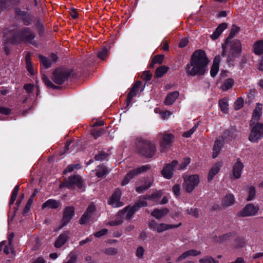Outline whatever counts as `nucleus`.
I'll use <instances>...</instances> for the list:
<instances>
[{"instance_id":"obj_1","label":"nucleus","mask_w":263,"mask_h":263,"mask_svg":"<svg viewBox=\"0 0 263 263\" xmlns=\"http://www.w3.org/2000/svg\"><path fill=\"white\" fill-rule=\"evenodd\" d=\"M209 62L208 58L204 51H195L191 57L190 62L185 67L187 75L192 77L203 75L208 70Z\"/></svg>"},{"instance_id":"obj_2","label":"nucleus","mask_w":263,"mask_h":263,"mask_svg":"<svg viewBox=\"0 0 263 263\" xmlns=\"http://www.w3.org/2000/svg\"><path fill=\"white\" fill-rule=\"evenodd\" d=\"M4 37L12 43L24 42L36 45L34 41L35 34L29 28H24L18 31L15 30L14 27L6 29L4 32Z\"/></svg>"},{"instance_id":"obj_3","label":"nucleus","mask_w":263,"mask_h":263,"mask_svg":"<svg viewBox=\"0 0 263 263\" xmlns=\"http://www.w3.org/2000/svg\"><path fill=\"white\" fill-rule=\"evenodd\" d=\"M223 57H227V61L230 62L235 58L240 57L242 51V45L238 40H234L229 42L227 39L222 45Z\"/></svg>"},{"instance_id":"obj_4","label":"nucleus","mask_w":263,"mask_h":263,"mask_svg":"<svg viewBox=\"0 0 263 263\" xmlns=\"http://www.w3.org/2000/svg\"><path fill=\"white\" fill-rule=\"evenodd\" d=\"M136 151L137 153L145 157L151 158L156 151V147L152 141L141 140L138 142Z\"/></svg>"},{"instance_id":"obj_5","label":"nucleus","mask_w":263,"mask_h":263,"mask_svg":"<svg viewBox=\"0 0 263 263\" xmlns=\"http://www.w3.org/2000/svg\"><path fill=\"white\" fill-rule=\"evenodd\" d=\"M137 211L134 208V206H127L124 208L122 210L118 212L117 217L114 221H110L108 224L111 226H118L121 224L123 221V215H125L126 219L132 218L134 213Z\"/></svg>"},{"instance_id":"obj_6","label":"nucleus","mask_w":263,"mask_h":263,"mask_svg":"<svg viewBox=\"0 0 263 263\" xmlns=\"http://www.w3.org/2000/svg\"><path fill=\"white\" fill-rule=\"evenodd\" d=\"M183 188L187 193L192 192L198 185L200 182L199 177L197 175L183 176Z\"/></svg>"},{"instance_id":"obj_7","label":"nucleus","mask_w":263,"mask_h":263,"mask_svg":"<svg viewBox=\"0 0 263 263\" xmlns=\"http://www.w3.org/2000/svg\"><path fill=\"white\" fill-rule=\"evenodd\" d=\"M70 73V71L68 69L59 68L53 71L52 79L56 84H61L68 79Z\"/></svg>"},{"instance_id":"obj_8","label":"nucleus","mask_w":263,"mask_h":263,"mask_svg":"<svg viewBox=\"0 0 263 263\" xmlns=\"http://www.w3.org/2000/svg\"><path fill=\"white\" fill-rule=\"evenodd\" d=\"M251 126L249 140L252 142H257L263 137V124L256 123Z\"/></svg>"},{"instance_id":"obj_9","label":"nucleus","mask_w":263,"mask_h":263,"mask_svg":"<svg viewBox=\"0 0 263 263\" xmlns=\"http://www.w3.org/2000/svg\"><path fill=\"white\" fill-rule=\"evenodd\" d=\"M151 168L149 165H142L138 168L133 170L129 172L125 176L124 179L123 180L122 184L124 185L128 183L129 180L132 179L135 176L145 172L149 170Z\"/></svg>"},{"instance_id":"obj_10","label":"nucleus","mask_w":263,"mask_h":263,"mask_svg":"<svg viewBox=\"0 0 263 263\" xmlns=\"http://www.w3.org/2000/svg\"><path fill=\"white\" fill-rule=\"evenodd\" d=\"M157 139L159 142L160 146L164 149L166 146L169 145L174 139V136L172 134L166 132L160 133L157 136Z\"/></svg>"},{"instance_id":"obj_11","label":"nucleus","mask_w":263,"mask_h":263,"mask_svg":"<svg viewBox=\"0 0 263 263\" xmlns=\"http://www.w3.org/2000/svg\"><path fill=\"white\" fill-rule=\"evenodd\" d=\"M259 207L258 206H255L252 203H249L239 212V215L242 217L254 216L257 213Z\"/></svg>"},{"instance_id":"obj_12","label":"nucleus","mask_w":263,"mask_h":263,"mask_svg":"<svg viewBox=\"0 0 263 263\" xmlns=\"http://www.w3.org/2000/svg\"><path fill=\"white\" fill-rule=\"evenodd\" d=\"M177 164V162L175 160L173 161L171 163L166 164L161 171L163 177L167 179H171L173 176L174 168Z\"/></svg>"},{"instance_id":"obj_13","label":"nucleus","mask_w":263,"mask_h":263,"mask_svg":"<svg viewBox=\"0 0 263 263\" xmlns=\"http://www.w3.org/2000/svg\"><path fill=\"white\" fill-rule=\"evenodd\" d=\"M83 185V181L79 176H73L70 177L68 180L65 182V186L68 188H73L77 186L79 188H81Z\"/></svg>"},{"instance_id":"obj_14","label":"nucleus","mask_w":263,"mask_h":263,"mask_svg":"<svg viewBox=\"0 0 263 263\" xmlns=\"http://www.w3.org/2000/svg\"><path fill=\"white\" fill-rule=\"evenodd\" d=\"M74 209L73 206H66L64 210L63 216L62 220V227L66 225L72 219L74 215Z\"/></svg>"},{"instance_id":"obj_15","label":"nucleus","mask_w":263,"mask_h":263,"mask_svg":"<svg viewBox=\"0 0 263 263\" xmlns=\"http://www.w3.org/2000/svg\"><path fill=\"white\" fill-rule=\"evenodd\" d=\"M121 195V192L120 190H116L108 200V204L114 208L122 206L123 205V203L120 200Z\"/></svg>"},{"instance_id":"obj_16","label":"nucleus","mask_w":263,"mask_h":263,"mask_svg":"<svg viewBox=\"0 0 263 263\" xmlns=\"http://www.w3.org/2000/svg\"><path fill=\"white\" fill-rule=\"evenodd\" d=\"M95 210V205L93 203H91L81 217L80 219V223L83 224L87 222L92 216Z\"/></svg>"},{"instance_id":"obj_17","label":"nucleus","mask_w":263,"mask_h":263,"mask_svg":"<svg viewBox=\"0 0 263 263\" xmlns=\"http://www.w3.org/2000/svg\"><path fill=\"white\" fill-rule=\"evenodd\" d=\"M243 167L244 165L241 162L240 159L239 158L237 159V161L233 166V175L235 179H239L241 177Z\"/></svg>"},{"instance_id":"obj_18","label":"nucleus","mask_w":263,"mask_h":263,"mask_svg":"<svg viewBox=\"0 0 263 263\" xmlns=\"http://www.w3.org/2000/svg\"><path fill=\"white\" fill-rule=\"evenodd\" d=\"M261 105L260 104H258L253 111L252 119L250 121V126L258 123L257 122L261 115Z\"/></svg>"},{"instance_id":"obj_19","label":"nucleus","mask_w":263,"mask_h":263,"mask_svg":"<svg viewBox=\"0 0 263 263\" xmlns=\"http://www.w3.org/2000/svg\"><path fill=\"white\" fill-rule=\"evenodd\" d=\"M69 238V232H66L60 234L57 238L54 243V247L57 248H60L63 246Z\"/></svg>"},{"instance_id":"obj_20","label":"nucleus","mask_w":263,"mask_h":263,"mask_svg":"<svg viewBox=\"0 0 263 263\" xmlns=\"http://www.w3.org/2000/svg\"><path fill=\"white\" fill-rule=\"evenodd\" d=\"M235 203V197L232 194H227L221 200V205L224 207H228Z\"/></svg>"},{"instance_id":"obj_21","label":"nucleus","mask_w":263,"mask_h":263,"mask_svg":"<svg viewBox=\"0 0 263 263\" xmlns=\"http://www.w3.org/2000/svg\"><path fill=\"white\" fill-rule=\"evenodd\" d=\"M228 27V24L226 23L220 24L215 29L213 34L210 36L211 38L215 40L219 37L222 32Z\"/></svg>"},{"instance_id":"obj_22","label":"nucleus","mask_w":263,"mask_h":263,"mask_svg":"<svg viewBox=\"0 0 263 263\" xmlns=\"http://www.w3.org/2000/svg\"><path fill=\"white\" fill-rule=\"evenodd\" d=\"M61 205V202L54 199H49L44 202L42 206V209L46 208L51 209H57Z\"/></svg>"},{"instance_id":"obj_23","label":"nucleus","mask_w":263,"mask_h":263,"mask_svg":"<svg viewBox=\"0 0 263 263\" xmlns=\"http://www.w3.org/2000/svg\"><path fill=\"white\" fill-rule=\"evenodd\" d=\"M16 13L17 15L21 16V19L24 22V25H29L30 24L32 20V16L31 15L18 10L16 11Z\"/></svg>"},{"instance_id":"obj_24","label":"nucleus","mask_w":263,"mask_h":263,"mask_svg":"<svg viewBox=\"0 0 263 263\" xmlns=\"http://www.w3.org/2000/svg\"><path fill=\"white\" fill-rule=\"evenodd\" d=\"M179 93L177 91L168 93L165 100L164 103L166 105H172L174 103L176 99L179 97Z\"/></svg>"},{"instance_id":"obj_25","label":"nucleus","mask_w":263,"mask_h":263,"mask_svg":"<svg viewBox=\"0 0 263 263\" xmlns=\"http://www.w3.org/2000/svg\"><path fill=\"white\" fill-rule=\"evenodd\" d=\"M221 165V163L220 162H218L215 164L210 169L208 177V180L209 182L211 181L213 179L214 176L218 173Z\"/></svg>"},{"instance_id":"obj_26","label":"nucleus","mask_w":263,"mask_h":263,"mask_svg":"<svg viewBox=\"0 0 263 263\" xmlns=\"http://www.w3.org/2000/svg\"><path fill=\"white\" fill-rule=\"evenodd\" d=\"M220 61V57L219 56H216L214 59L210 71L211 75L212 77H214L219 71Z\"/></svg>"},{"instance_id":"obj_27","label":"nucleus","mask_w":263,"mask_h":263,"mask_svg":"<svg viewBox=\"0 0 263 263\" xmlns=\"http://www.w3.org/2000/svg\"><path fill=\"white\" fill-rule=\"evenodd\" d=\"M181 225V223H180L178 225H174V224H167L165 223H160L158 224L156 228V231L158 233H161L163 231L172 229L173 228H176L179 227Z\"/></svg>"},{"instance_id":"obj_28","label":"nucleus","mask_w":263,"mask_h":263,"mask_svg":"<svg viewBox=\"0 0 263 263\" xmlns=\"http://www.w3.org/2000/svg\"><path fill=\"white\" fill-rule=\"evenodd\" d=\"M169 212L168 209L167 208H163L162 209H155L152 212L151 215L157 219H160L168 214Z\"/></svg>"},{"instance_id":"obj_29","label":"nucleus","mask_w":263,"mask_h":263,"mask_svg":"<svg viewBox=\"0 0 263 263\" xmlns=\"http://www.w3.org/2000/svg\"><path fill=\"white\" fill-rule=\"evenodd\" d=\"M222 145V141L221 139H218L215 141L213 148V157L214 158H215L217 157Z\"/></svg>"},{"instance_id":"obj_30","label":"nucleus","mask_w":263,"mask_h":263,"mask_svg":"<svg viewBox=\"0 0 263 263\" xmlns=\"http://www.w3.org/2000/svg\"><path fill=\"white\" fill-rule=\"evenodd\" d=\"M253 51L257 55H260L263 53V40L258 41L254 43Z\"/></svg>"},{"instance_id":"obj_31","label":"nucleus","mask_w":263,"mask_h":263,"mask_svg":"<svg viewBox=\"0 0 263 263\" xmlns=\"http://www.w3.org/2000/svg\"><path fill=\"white\" fill-rule=\"evenodd\" d=\"M234 84V80L232 78L227 79L224 81L220 86L223 91H227L232 87Z\"/></svg>"},{"instance_id":"obj_32","label":"nucleus","mask_w":263,"mask_h":263,"mask_svg":"<svg viewBox=\"0 0 263 263\" xmlns=\"http://www.w3.org/2000/svg\"><path fill=\"white\" fill-rule=\"evenodd\" d=\"M18 3V0H0V9L3 10L7 7L15 5Z\"/></svg>"},{"instance_id":"obj_33","label":"nucleus","mask_w":263,"mask_h":263,"mask_svg":"<svg viewBox=\"0 0 263 263\" xmlns=\"http://www.w3.org/2000/svg\"><path fill=\"white\" fill-rule=\"evenodd\" d=\"M168 67L166 66H161L157 68L155 76L156 78H160L162 77L168 70Z\"/></svg>"},{"instance_id":"obj_34","label":"nucleus","mask_w":263,"mask_h":263,"mask_svg":"<svg viewBox=\"0 0 263 263\" xmlns=\"http://www.w3.org/2000/svg\"><path fill=\"white\" fill-rule=\"evenodd\" d=\"M39 58L42 65L44 66L45 68H48L51 66L52 64V61L50 59H48L42 55H40L39 57Z\"/></svg>"},{"instance_id":"obj_35","label":"nucleus","mask_w":263,"mask_h":263,"mask_svg":"<svg viewBox=\"0 0 263 263\" xmlns=\"http://www.w3.org/2000/svg\"><path fill=\"white\" fill-rule=\"evenodd\" d=\"M164 55L158 54L155 56L149 65L150 67H153L155 64H161L164 60Z\"/></svg>"},{"instance_id":"obj_36","label":"nucleus","mask_w":263,"mask_h":263,"mask_svg":"<svg viewBox=\"0 0 263 263\" xmlns=\"http://www.w3.org/2000/svg\"><path fill=\"white\" fill-rule=\"evenodd\" d=\"M248 197L247 198L248 201L253 200L256 195V190L254 186H250L247 189Z\"/></svg>"},{"instance_id":"obj_37","label":"nucleus","mask_w":263,"mask_h":263,"mask_svg":"<svg viewBox=\"0 0 263 263\" xmlns=\"http://www.w3.org/2000/svg\"><path fill=\"white\" fill-rule=\"evenodd\" d=\"M19 190H20L19 185H16L14 187V188L12 192V194H11L10 202H9V204L10 205L13 204L14 203L15 200H16Z\"/></svg>"},{"instance_id":"obj_38","label":"nucleus","mask_w":263,"mask_h":263,"mask_svg":"<svg viewBox=\"0 0 263 263\" xmlns=\"http://www.w3.org/2000/svg\"><path fill=\"white\" fill-rule=\"evenodd\" d=\"M96 171V175L98 177H102L106 175L108 173L107 168L106 167L103 166H100L98 167Z\"/></svg>"},{"instance_id":"obj_39","label":"nucleus","mask_w":263,"mask_h":263,"mask_svg":"<svg viewBox=\"0 0 263 263\" xmlns=\"http://www.w3.org/2000/svg\"><path fill=\"white\" fill-rule=\"evenodd\" d=\"M108 55V51L106 48L103 47L100 51H98L97 56L101 60L106 59Z\"/></svg>"},{"instance_id":"obj_40","label":"nucleus","mask_w":263,"mask_h":263,"mask_svg":"<svg viewBox=\"0 0 263 263\" xmlns=\"http://www.w3.org/2000/svg\"><path fill=\"white\" fill-rule=\"evenodd\" d=\"M246 240L243 238H239L235 240L233 247L235 249L243 247L246 245Z\"/></svg>"},{"instance_id":"obj_41","label":"nucleus","mask_w":263,"mask_h":263,"mask_svg":"<svg viewBox=\"0 0 263 263\" xmlns=\"http://www.w3.org/2000/svg\"><path fill=\"white\" fill-rule=\"evenodd\" d=\"M219 104L221 111L224 113H226L228 110L227 100L226 99H222L219 101Z\"/></svg>"},{"instance_id":"obj_42","label":"nucleus","mask_w":263,"mask_h":263,"mask_svg":"<svg viewBox=\"0 0 263 263\" xmlns=\"http://www.w3.org/2000/svg\"><path fill=\"white\" fill-rule=\"evenodd\" d=\"M79 164H70L63 171V174H66L67 173L71 172L74 170H78L80 168Z\"/></svg>"},{"instance_id":"obj_43","label":"nucleus","mask_w":263,"mask_h":263,"mask_svg":"<svg viewBox=\"0 0 263 263\" xmlns=\"http://www.w3.org/2000/svg\"><path fill=\"white\" fill-rule=\"evenodd\" d=\"M42 79L43 82L47 87L54 89L57 88L58 87V86L54 85L49 80V79L48 77H46L45 75L43 76Z\"/></svg>"},{"instance_id":"obj_44","label":"nucleus","mask_w":263,"mask_h":263,"mask_svg":"<svg viewBox=\"0 0 263 263\" xmlns=\"http://www.w3.org/2000/svg\"><path fill=\"white\" fill-rule=\"evenodd\" d=\"M105 132L106 130L103 128L99 129H93L91 130V134L95 139H97L98 137L101 136Z\"/></svg>"},{"instance_id":"obj_45","label":"nucleus","mask_w":263,"mask_h":263,"mask_svg":"<svg viewBox=\"0 0 263 263\" xmlns=\"http://www.w3.org/2000/svg\"><path fill=\"white\" fill-rule=\"evenodd\" d=\"M240 30L239 27L235 25H233L230 33L229 36L227 39L233 38Z\"/></svg>"},{"instance_id":"obj_46","label":"nucleus","mask_w":263,"mask_h":263,"mask_svg":"<svg viewBox=\"0 0 263 263\" xmlns=\"http://www.w3.org/2000/svg\"><path fill=\"white\" fill-rule=\"evenodd\" d=\"M151 184L152 183L151 182H146L144 185L137 186L136 189V191L139 193H141L144 190L149 187L151 185Z\"/></svg>"},{"instance_id":"obj_47","label":"nucleus","mask_w":263,"mask_h":263,"mask_svg":"<svg viewBox=\"0 0 263 263\" xmlns=\"http://www.w3.org/2000/svg\"><path fill=\"white\" fill-rule=\"evenodd\" d=\"M185 212L188 215H192L195 217L199 216V211L196 208H191L186 210Z\"/></svg>"},{"instance_id":"obj_48","label":"nucleus","mask_w":263,"mask_h":263,"mask_svg":"<svg viewBox=\"0 0 263 263\" xmlns=\"http://www.w3.org/2000/svg\"><path fill=\"white\" fill-rule=\"evenodd\" d=\"M147 205V203L146 201L139 200L133 206L136 210L138 211L140 208L146 206Z\"/></svg>"},{"instance_id":"obj_49","label":"nucleus","mask_w":263,"mask_h":263,"mask_svg":"<svg viewBox=\"0 0 263 263\" xmlns=\"http://www.w3.org/2000/svg\"><path fill=\"white\" fill-rule=\"evenodd\" d=\"M162 195V194L160 192H157L156 193H154L151 195H146L144 196V198L145 199H154L155 198H160Z\"/></svg>"},{"instance_id":"obj_50","label":"nucleus","mask_w":263,"mask_h":263,"mask_svg":"<svg viewBox=\"0 0 263 263\" xmlns=\"http://www.w3.org/2000/svg\"><path fill=\"white\" fill-rule=\"evenodd\" d=\"M198 125H195L191 129L188 131L184 132L183 134V136L185 138H189L195 132L196 130Z\"/></svg>"},{"instance_id":"obj_51","label":"nucleus","mask_w":263,"mask_h":263,"mask_svg":"<svg viewBox=\"0 0 263 263\" xmlns=\"http://www.w3.org/2000/svg\"><path fill=\"white\" fill-rule=\"evenodd\" d=\"M200 263H218L211 257H205L199 260Z\"/></svg>"},{"instance_id":"obj_52","label":"nucleus","mask_w":263,"mask_h":263,"mask_svg":"<svg viewBox=\"0 0 263 263\" xmlns=\"http://www.w3.org/2000/svg\"><path fill=\"white\" fill-rule=\"evenodd\" d=\"M142 83L141 81H137L133 85L132 88H131L130 90L133 91L134 93H135L136 95L138 92L141 86Z\"/></svg>"},{"instance_id":"obj_53","label":"nucleus","mask_w":263,"mask_h":263,"mask_svg":"<svg viewBox=\"0 0 263 263\" xmlns=\"http://www.w3.org/2000/svg\"><path fill=\"white\" fill-rule=\"evenodd\" d=\"M142 83L141 81H137L133 85L132 88H131L130 90L133 91L134 93H135L136 95L138 92L141 86Z\"/></svg>"},{"instance_id":"obj_54","label":"nucleus","mask_w":263,"mask_h":263,"mask_svg":"<svg viewBox=\"0 0 263 263\" xmlns=\"http://www.w3.org/2000/svg\"><path fill=\"white\" fill-rule=\"evenodd\" d=\"M243 105V100L241 98H239L235 102V109L238 110Z\"/></svg>"},{"instance_id":"obj_55","label":"nucleus","mask_w":263,"mask_h":263,"mask_svg":"<svg viewBox=\"0 0 263 263\" xmlns=\"http://www.w3.org/2000/svg\"><path fill=\"white\" fill-rule=\"evenodd\" d=\"M141 77L143 80L149 81L151 79L152 74L149 71H145L143 72Z\"/></svg>"},{"instance_id":"obj_56","label":"nucleus","mask_w":263,"mask_h":263,"mask_svg":"<svg viewBox=\"0 0 263 263\" xmlns=\"http://www.w3.org/2000/svg\"><path fill=\"white\" fill-rule=\"evenodd\" d=\"M191 159L190 158L184 159L183 161L180 164L178 168L179 170H183L185 168L187 165L190 163Z\"/></svg>"},{"instance_id":"obj_57","label":"nucleus","mask_w":263,"mask_h":263,"mask_svg":"<svg viewBox=\"0 0 263 263\" xmlns=\"http://www.w3.org/2000/svg\"><path fill=\"white\" fill-rule=\"evenodd\" d=\"M136 93H134L131 90L129 91L128 93L127 99H126V105L128 106L130 104L133 98L136 96Z\"/></svg>"},{"instance_id":"obj_58","label":"nucleus","mask_w":263,"mask_h":263,"mask_svg":"<svg viewBox=\"0 0 263 263\" xmlns=\"http://www.w3.org/2000/svg\"><path fill=\"white\" fill-rule=\"evenodd\" d=\"M108 156V155L106 153H101L97 155L95 158L97 161H102L105 159Z\"/></svg>"},{"instance_id":"obj_59","label":"nucleus","mask_w":263,"mask_h":263,"mask_svg":"<svg viewBox=\"0 0 263 263\" xmlns=\"http://www.w3.org/2000/svg\"><path fill=\"white\" fill-rule=\"evenodd\" d=\"M107 232H108L107 229H102L101 230H100V231L95 233L94 234V235L96 237H100L105 235L107 233Z\"/></svg>"},{"instance_id":"obj_60","label":"nucleus","mask_w":263,"mask_h":263,"mask_svg":"<svg viewBox=\"0 0 263 263\" xmlns=\"http://www.w3.org/2000/svg\"><path fill=\"white\" fill-rule=\"evenodd\" d=\"M0 113L5 115H9L11 113V109L7 107L0 106Z\"/></svg>"},{"instance_id":"obj_61","label":"nucleus","mask_w":263,"mask_h":263,"mask_svg":"<svg viewBox=\"0 0 263 263\" xmlns=\"http://www.w3.org/2000/svg\"><path fill=\"white\" fill-rule=\"evenodd\" d=\"M172 190H173V192L175 196H178L180 195V185H179L178 184L175 185L174 186H173Z\"/></svg>"},{"instance_id":"obj_62","label":"nucleus","mask_w":263,"mask_h":263,"mask_svg":"<svg viewBox=\"0 0 263 263\" xmlns=\"http://www.w3.org/2000/svg\"><path fill=\"white\" fill-rule=\"evenodd\" d=\"M144 252V248L142 247H139L137 248L136 251V256L138 257L141 258Z\"/></svg>"},{"instance_id":"obj_63","label":"nucleus","mask_w":263,"mask_h":263,"mask_svg":"<svg viewBox=\"0 0 263 263\" xmlns=\"http://www.w3.org/2000/svg\"><path fill=\"white\" fill-rule=\"evenodd\" d=\"M187 252L189 253V256H196L201 253L200 251H197L196 250H190L187 251Z\"/></svg>"},{"instance_id":"obj_64","label":"nucleus","mask_w":263,"mask_h":263,"mask_svg":"<svg viewBox=\"0 0 263 263\" xmlns=\"http://www.w3.org/2000/svg\"><path fill=\"white\" fill-rule=\"evenodd\" d=\"M105 253L108 255H115L117 254V250L114 248H109L106 249Z\"/></svg>"}]
</instances>
